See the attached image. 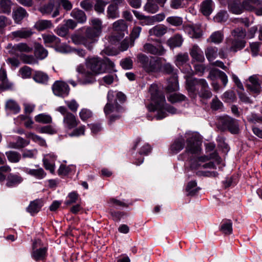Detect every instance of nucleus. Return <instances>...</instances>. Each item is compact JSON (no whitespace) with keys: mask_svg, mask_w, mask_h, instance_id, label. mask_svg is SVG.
<instances>
[{"mask_svg":"<svg viewBox=\"0 0 262 262\" xmlns=\"http://www.w3.org/2000/svg\"><path fill=\"white\" fill-rule=\"evenodd\" d=\"M184 30L191 38H199L202 35V31L199 25H186L184 27Z\"/></svg>","mask_w":262,"mask_h":262,"instance_id":"f3484780","label":"nucleus"},{"mask_svg":"<svg viewBox=\"0 0 262 262\" xmlns=\"http://www.w3.org/2000/svg\"><path fill=\"white\" fill-rule=\"evenodd\" d=\"M71 16L79 23L83 24L86 20V16L85 13L78 9H73L71 12Z\"/></svg>","mask_w":262,"mask_h":262,"instance_id":"ea45409f","label":"nucleus"},{"mask_svg":"<svg viewBox=\"0 0 262 262\" xmlns=\"http://www.w3.org/2000/svg\"><path fill=\"white\" fill-rule=\"evenodd\" d=\"M167 31L166 27L163 25H157L151 28L148 33L150 36H155L157 37H161L164 35Z\"/></svg>","mask_w":262,"mask_h":262,"instance_id":"473e14b6","label":"nucleus"},{"mask_svg":"<svg viewBox=\"0 0 262 262\" xmlns=\"http://www.w3.org/2000/svg\"><path fill=\"white\" fill-rule=\"evenodd\" d=\"M24 171L26 173L30 174V176H33L39 180L42 179L46 176V172L41 168L36 169L26 168L24 169Z\"/></svg>","mask_w":262,"mask_h":262,"instance_id":"72a5a7b5","label":"nucleus"},{"mask_svg":"<svg viewBox=\"0 0 262 262\" xmlns=\"http://www.w3.org/2000/svg\"><path fill=\"white\" fill-rule=\"evenodd\" d=\"M242 2L245 10L254 12L257 7L261 5L259 0H243Z\"/></svg>","mask_w":262,"mask_h":262,"instance_id":"2f4dec72","label":"nucleus"},{"mask_svg":"<svg viewBox=\"0 0 262 262\" xmlns=\"http://www.w3.org/2000/svg\"><path fill=\"white\" fill-rule=\"evenodd\" d=\"M38 154V151L36 149H25L22 151V157L24 158L36 159Z\"/></svg>","mask_w":262,"mask_h":262,"instance_id":"603ef678","label":"nucleus"},{"mask_svg":"<svg viewBox=\"0 0 262 262\" xmlns=\"http://www.w3.org/2000/svg\"><path fill=\"white\" fill-rule=\"evenodd\" d=\"M107 64L111 66L113 64L107 58L102 59L99 57H92L86 59V68L95 74L104 73L106 70Z\"/></svg>","mask_w":262,"mask_h":262,"instance_id":"423d86ee","label":"nucleus"},{"mask_svg":"<svg viewBox=\"0 0 262 262\" xmlns=\"http://www.w3.org/2000/svg\"><path fill=\"white\" fill-rule=\"evenodd\" d=\"M33 34L31 29L22 28L20 30L11 32V36L13 38H27Z\"/></svg>","mask_w":262,"mask_h":262,"instance_id":"a878e982","label":"nucleus"},{"mask_svg":"<svg viewBox=\"0 0 262 262\" xmlns=\"http://www.w3.org/2000/svg\"><path fill=\"white\" fill-rule=\"evenodd\" d=\"M79 123L76 116L71 113H67L63 116V123L64 127L68 129L74 128Z\"/></svg>","mask_w":262,"mask_h":262,"instance_id":"dca6fc26","label":"nucleus"},{"mask_svg":"<svg viewBox=\"0 0 262 262\" xmlns=\"http://www.w3.org/2000/svg\"><path fill=\"white\" fill-rule=\"evenodd\" d=\"M31 69L28 67L25 66L19 70V73L21 77L24 79L29 78L31 76Z\"/></svg>","mask_w":262,"mask_h":262,"instance_id":"774afa93","label":"nucleus"},{"mask_svg":"<svg viewBox=\"0 0 262 262\" xmlns=\"http://www.w3.org/2000/svg\"><path fill=\"white\" fill-rule=\"evenodd\" d=\"M33 79L37 83L45 84L49 79L48 75L41 71H36L33 76Z\"/></svg>","mask_w":262,"mask_h":262,"instance_id":"a18cd8bd","label":"nucleus"},{"mask_svg":"<svg viewBox=\"0 0 262 262\" xmlns=\"http://www.w3.org/2000/svg\"><path fill=\"white\" fill-rule=\"evenodd\" d=\"M56 159V156L54 153H49L44 156L43 162L45 168L49 170L51 173L55 171L54 162Z\"/></svg>","mask_w":262,"mask_h":262,"instance_id":"a211bd4d","label":"nucleus"},{"mask_svg":"<svg viewBox=\"0 0 262 262\" xmlns=\"http://www.w3.org/2000/svg\"><path fill=\"white\" fill-rule=\"evenodd\" d=\"M220 230L224 234H230L232 232V223L231 220H223L220 226Z\"/></svg>","mask_w":262,"mask_h":262,"instance_id":"37998d69","label":"nucleus"},{"mask_svg":"<svg viewBox=\"0 0 262 262\" xmlns=\"http://www.w3.org/2000/svg\"><path fill=\"white\" fill-rule=\"evenodd\" d=\"M26 136L27 138L31 139L33 141L38 143L40 146L46 145V141L43 139L32 133H28L26 134Z\"/></svg>","mask_w":262,"mask_h":262,"instance_id":"864d4df0","label":"nucleus"},{"mask_svg":"<svg viewBox=\"0 0 262 262\" xmlns=\"http://www.w3.org/2000/svg\"><path fill=\"white\" fill-rule=\"evenodd\" d=\"M28 15L26 10L19 7L16 10H13L12 13V17L16 23H19L25 17Z\"/></svg>","mask_w":262,"mask_h":262,"instance_id":"7c9ffc66","label":"nucleus"},{"mask_svg":"<svg viewBox=\"0 0 262 262\" xmlns=\"http://www.w3.org/2000/svg\"><path fill=\"white\" fill-rule=\"evenodd\" d=\"M109 1H103L102 0H96L95 5V10L99 13L104 12L105 6L108 4Z\"/></svg>","mask_w":262,"mask_h":262,"instance_id":"0e129e2a","label":"nucleus"},{"mask_svg":"<svg viewBox=\"0 0 262 262\" xmlns=\"http://www.w3.org/2000/svg\"><path fill=\"white\" fill-rule=\"evenodd\" d=\"M35 53L37 57L42 59L48 55V51L41 45L36 44L35 47Z\"/></svg>","mask_w":262,"mask_h":262,"instance_id":"de8ad7c7","label":"nucleus"},{"mask_svg":"<svg viewBox=\"0 0 262 262\" xmlns=\"http://www.w3.org/2000/svg\"><path fill=\"white\" fill-rule=\"evenodd\" d=\"M167 98L171 103H176L184 100L185 97L179 93H173L167 96Z\"/></svg>","mask_w":262,"mask_h":262,"instance_id":"13d9d810","label":"nucleus"},{"mask_svg":"<svg viewBox=\"0 0 262 262\" xmlns=\"http://www.w3.org/2000/svg\"><path fill=\"white\" fill-rule=\"evenodd\" d=\"M175 58L174 63L183 72L187 73L189 76L192 75L193 71L191 68L189 64H187L189 59L188 53H179L176 56Z\"/></svg>","mask_w":262,"mask_h":262,"instance_id":"6e6552de","label":"nucleus"},{"mask_svg":"<svg viewBox=\"0 0 262 262\" xmlns=\"http://www.w3.org/2000/svg\"><path fill=\"white\" fill-rule=\"evenodd\" d=\"M29 144L30 141L29 140L18 136L16 137V142H8L7 147L9 148L20 149L27 146Z\"/></svg>","mask_w":262,"mask_h":262,"instance_id":"412c9836","label":"nucleus"},{"mask_svg":"<svg viewBox=\"0 0 262 262\" xmlns=\"http://www.w3.org/2000/svg\"><path fill=\"white\" fill-rule=\"evenodd\" d=\"M55 49L56 51L62 53H68L72 52V48L66 44H62L61 45L57 44L55 47Z\"/></svg>","mask_w":262,"mask_h":262,"instance_id":"e2e57ef3","label":"nucleus"},{"mask_svg":"<svg viewBox=\"0 0 262 262\" xmlns=\"http://www.w3.org/2000/svg\"><path fill=\"white\" fill-rule=\"evenodd\" d=\"M42 201L40 200H36L31 202L27 208V211L31 215L37 213L42 206Z\"/></svg>","mask_w":262,"mask_h":262,"instance_id":"c9c22d12","label":"nucleus"},{"mask_svg":"<svg viewBox=\"0 0 262 262\" xmlns=\"http://www.w3.org/2000/svg\"><path fill=\"white\" fill-rule=\"evenodd\" d=\"M190 55L193 60L202 62L205 60L203 52L199 47L194 45L190 51Z\"/></svg>","mask_w":262,"mask_h":262,"instance_id":"5701e85b","label":"nucleus"},{"mask_svg":"<svg viewBox=\"0 0 262 262\" xmlns=\"http://www.w3.org/2000/svg\"><path fill=\"white\" fill-rule=\"evenodd\" d=\"M23 181V178L19 174L10 173L6 178V186L8 187H15Z\"/></svg>","mask_w":262,"mask_h":262,"instance_id":"b1692460","label":"nucleus"},{"mask_svg":"<svg viewBox=\"0 0 262 262\" xmlns=\"http://www.w3.org/2000/svg\"><path fill=\"white\" fill-rule=\"evenodd\" d=\"M223 34L221 31H216L213 33L210 37L211 42L214 43H219L223 39Z\"/></svg>","mask_w":262,"mask_h":262,"instance_id":"bf43d9fd","label":"nucleus"},{"mask_svg":"<svg viewBox=\"0 0 262 262\" xmlns=\"http://www.w3.org/2000/svg\"><path fill=\"white\" fill-rule=\"evenodd\" d=\"M38 132L40 133L48 134L50 135L56 134L57 132L55 128L51 125H47L41 127L38 129Z\"/></svg>","mask_w":262,"mask_h":262,"instance_id":"338daca9","label":"nucleus"},{"mask_svg":"<svg viewBox=\"0 0 262 262\" xmlns=\"http://www.w3.org/2000/svg\"><path fill=\"white\" fill-rule=\"evenodd\" d=\"M144 50L154 55H162L165 53L164 48L160 44L155 46L149 43H145L144 46Z\"/></svg>","mask_w":262,"mask_h":262,"instance_id":"aec40b11","label":"nucleus"},{"mask_svg":"<svg viewBox=\"0 0 262 262\" xmlns=\"http://www.w3.org/2000/svg\"><path fill=\"white\" fill-rule=\"evenodd\" d=\"M11 0H0V13L9 14L11 13Z\"/></svg>","mask_w":262,"mask_h":262,"instance_id":"c03bdc74","label":"nucleus"},{"mask_svg":"<svg viewBox=\"0 0 262 262\" xmlns=\"http://www.w3.org/2000/svg\"><path fill=\"white\" fill-rule=\"evenodd\" d=\"M107 102L104 107L105 116L110 119V122H113L118 119L120 113L122 112L123 108L118 103L123 102L125 99V96L120 92L108 91L107 96Z\"/></svg>","mask_w":262,"mask_h":262,"instance_id":"7ed1b4c3","label":"nucleus"},{"mask_svg":"<svg viewBox=\"0 0 262 262\" xmlns=\"http://www.w3.org/2000/svg\"><path fill=\"white\" fill-rule=\"evenodd\" d=\"M221 122L224 128H227L232 134H237L239 130L237 121L229 117L222 118Z\"/></svg>","mask_w":262,"mask_h":262,"instance_id":"4468645a","label":"nucleus"},{"mask_svg":"<svg viewBox=\"0 0 262 262\" xmlns=\"http://www.w3.org/2000/svg\"><path fill=\"white\" fill-rule=\"evenodd\" d=\"M34 28L39 31L50 29L53 27V24L51 20L40 19L36 22Z\"/></svg>","mask_w":262,"mask_h":262,"instance_id":"a19ab883","label":"nucleus"},{"mask_svg":"<svg viewBox=\"0 0 262 262\" xmlns=\"http://www.w3.org/2000/svg\"><path fill=\"white\" fill-rule=\"evenodd\" d=\"M166 91L168 93L177 91L179 90V84L178 81V76L176 74H174L168 80Z\"/></svg>","mask_w":262,"mask_h":262,"instance_id":"c756f323","label":"nucleus"},{"mask_svg":"<svg viewBox=\"0 0 262 262\" xmlns=\"http://www.w3.org/2000/svg\"><path fill=\"white\" fill-rule=\"evenodd\" d=\"M35 120L38 123L47 124L52 122V117L46 114H40L35 117Z\"/></svg>","mask_w":262,"mask_h":262,"instance_id":"3c124183","label":"nucleus"},{"mask_svg":"<svg viewBox=\"0 0 262 262\" xmlns=\"http://www.w3.org/2000/svg\"><path fill=\"white\" fill-rule=\"evenodd\" d=\"M166 21L173 26L178 27L182 24L183 19L179 16H172L168 17L166 18Z\"/></svg>","mask_w":262,"mask_h":262,"instance_id":"5fc2aeb1","label":"nucleus"},{"mask_svg":"<svg viewBox=\"0 0 262 262\" xmlns=\"http://www.w3.org/2000/svg\"><path fill=\"white\" fill-rule=\"evenodd\" d=\"M246 42L244 39H233L231 41L229 50L231 52H236L243 49L246 45Z\"/></svg>","mask_w":262,"mask_h":262,"instance_id":"58836bf2","label":"nucleus"},{"mask_svg":"<svg viewBox=\"0 0 262 262\" xmlns=\"http://www.w3.org/2000/svg\"><path fill=\"white\" fill-rule=\"evenodd\" d=\"M107 15L109 18L114 19L118 17V8L114 5H110L107 8Z\"/></svg>","mask_w":262,"mask_h":262,"instance_id":"4d7b16f0","label":"nucleus"},{"mask_svg":"<svg viewBox=\"0 0 262 262\" xmlns=\"http://www.w3.org/2000/svg\"><path fill=\"white\" fill-rule=\"evenodd\" d=\"M228 17V14L226 11H221L214 17V20L216 22L221 23L225 21Z\"/></svg>","mask_w":262,"mask_h":262,"instance_id":"052dcab7","label":"nucleus"},{"mask_svg":"<svg viewBox=\"0 0 262 262\" xmlns=\"http://www.w3.org/2000/svg\"><path fill=\"white\" fill-rule=\"evenodd\" d=\"M42 37L44 43L47 47H52V46L57 45L60 42V39L53 34H43Z\"/></svg>","mask_w":262,"mask_h":262,"instance_id":"bb28decb","label":"nucleus"},{"mask_svg":"<svg viewBox=\"0 0 262 262\" xmlns=\"http://www.w3.org/2000/svg\"><path fill=\"white\" fill-rule=\"evenodd\" d=\"M52 90L55 95L65 97L69 94L70 89L68 85L64 82L57 81L53 85Z\"/></svg>","mask_w":262,"mask_h":262,"instance_id":"f8f14e48","label":"nucleus"},{"mask_svg":"<svg viewBox=\"0 0 262 262\" xmlns=\"http://www.w3.org/2000/svg\"><path fill=\"white\" fill-rule=\"evenodd\" d=\"M137 57L139 62L146 72L150 73L160 71L161 58L148 57L143 54H139Z\"/></svg>","mask_w":262,"mask_h":262,"instance_id":"39448f33","label":"nucleus"},{"mask_svg":"<svg viewBox=\"0 0 262 262\" xmlns=\"http://www.w3.org/2000/svg\"><path fill=\"white\" fill-rule=\"evenodd\" d=\"M92 27H88L85 31V35L89 39L96 40L102 32V25L101 20L97 18H93L90 20Z\"/></svg>","mask_w":262,"mask_h":262,"instance_id":"0eeeda50","label":"nucleus"},{"mask_svg":"<svg viewBox=\"0 0 262 262\" xmlns=\"http://www.w3.org/2000/svg\"><path fill=\"white\" fill-rule=\"evenodd\" d=\"M247 87L249 91L254 93H259L262 91V86L257 75H252L249 78Z\"/></svg>","mask_w":262,"mask_h":262,"instance_id":"2eb2a0df","label":"nucleus"},{"mask_svg":"<svg viewBox=\"0 0 262 262\" xmlns=\"http://www.w3.org/2000/svg\"><path fill=\"white\" fill-rule=\"evenodd\" d=\"M47 249L43 246L39 239L35 240L33 244L32 257L36 261L43 260L46 256Z\"/></svg>","mask_w":262,"mask_h":262,"instance_id":"9d476101","label":"nucleus"},{"mask_svg":"<svg viewBox=\"0 0 262 262\" xmlns=\"http://www.w3.org/2000/svg\"><path fill=\"white\" fill-rule=\"evenodd\" d=\"M71 39L74 44H82L89 50H92L93 45L96 42V40L89 39L86 35L85 37H83L77 34H74L72 36Z\"/></svg>","mask_w":262,"mask_h":262,"instance_id":"ddd939ff","label":"nucleus"},{"mask_svg":"<svg viewBox=\"0 0 262 262\" xmlns=\"http://www.w3.org/2000/svg\"><path fill=\"white\" fill-rule=\"evenodd\" d=\"M232 35L234 39H244L246 36V30L242 28H237L231 32Z\"/></svg>","mask_w":262,"mask_h":262,"instance_id":"8fccbe9b","label":"nucleus"},{"mask_svg":"<svg viewBox=\"0 0 262 262\" xmlns=\"http://www.w3.org/2000/svg\"><path fill=\"white\" fill-rule=\"evenodd\" d=\"M183 42L182 36L180 34H176L167 40V43L170 48H174L181 46Z\"/></svg>","mask_w":262,"mask_h":262,"instance_id":"4c0bfd02","label":"nucleus"},{"mask_svg":"<svg viewBox=\"0 0 262 262\" xmlns=\"http://www.w3.org/2000/svg\"><path fill=\"white\" fill-rule=\"evenodd\" d=\"M110 208L120 209L128 206V203L124 200H120L116 198H111L107 202Z\"/></svg>","mask_w":262,"mask_h":262,"instance_id":"e433bc0d","label":"nucleus"},{"mask_svg":"<svg viewBox=\"0 0 262 262\" xmlns=\"http://www.w3.org/2000/svg\"><path fill=\"white\" fill-rule=\"evenodd\" d=\"M8 52L11 55L17 57L21 56V53H29L33 50L32 47H29L26 43H19L14 45L9 43L6 47Z\"/></svg>","mask_w":262,"mask_h":262,"instance_id":"9b49d317","label":"nucleus"},{"mask_svg":"<svg viewBox=\"0 0 262 262\" xmlns=\"http://www.w3.org/2000/svg\"><path fill=\"white\" fill-rule=\"evenodd\" d=\"M228 9L232 13L238 15L243 13L245 8L239 2L232 1L228 4Z\"/></svg>","mask_w":262,"mask_h":262,"instance_id":"393cba45","label":"nucleus"},{"mask_svg":"<svg viewBox=\"0 0 262 262\" xmlns=\"http://www.w3.org/2000/svg\"><path fill=\"white\" fill-rule=\"evenodd\" d=\"M158 9V4L156 0H147V3L144 6V10L148 13H155Z\"/></svg>","mask_w":262,"mask_h":262,"instance_id":"79ce46f5","label":"nucleus"},{"mask_svg":"<svg viewBox=\"0 0 262 262\" xmlns=\"http://www.w3.org/2000/svg\"><path fill=\"white\" fill-rule=\"evenodd\" d=\"M214 4L212 0H205L202 3L201 10L202 13L206 16H209L212 12Z\"/></svg>","mask_w":262,"mask_h":262,"instance_id":"f704fd0d","label":"nucleus"},{"mask_svg":"<svg viewBox=\"0 0 262 262\" xmlns=\"http://www.w3.org/2000/svg\"><path fill=\"white\" fill-rule=\"evenodd\" d=\"M200 188L197 187L196 182L195 181L189 182L186 187V191L188 195H194L198 192Z\"/></svg>","mask_w":262,"mask_h":262,"instance_id":"49530a36","label":"nucleus"},{"mask_svg":"<svg viewBox=\"0 0 262 262\" xmlns=\"http://www.w3.org/2000/svg\"><path fill=\"white\" fill-rule=\"evenodd\" d=\"M8 160L12 163L18 162L21 159V155L15 151H7L5 153Z\"/></svg>","mask_w":262,"mask_h":262,"instance_id":"09e8293b","label":"nucleus"},{"mask_svg":"<svg viewBox=\"0 0 262 262\" xmlns=\"http://www.w3.org/2000/svg\"><path fill=\"white\" fill-rule=\"evenodd\" d=\"M12 84L8 80L6 71L3 68L0 69V89L8 90L12 87Z\"/></svg>","mask_w":262,"mask_h":262,"instance_id":"cd10ccee","label":"nucleus"},{"mask_svg":"<svg viewBox=\"0 0 262 262\" xmlns=\"http://www.w3.org/2000/svg\"><path fill=\"white\" fill-rule=\"evenodd\" d=\"M140 147L139 154L140 156L147 155L151 151V147L148 144L144 143L140 139H137L134 146V148Z\"/></svg>","mask_w":262,"mask_h":262,"instance_id":"4be33fe9","label":"nucleus"},{"mask_svg":"<svg viewBox=\"0 0 262 262\" xmlns=\"http://www.w3.org/2000/svg\"><path fill=\"white\" fill-rule=\"evenodd\" d=\"M201 142L200 137L195 133L187 132L184 136L177 138L170 146V151L176 154L182 150L185 146V151L178 156L179 160L188 162L193 169H199L197 174L200 176L216 177L218 173L212 169H216L215 165L221 162V159L216 152L209 157L204 156L193 158V155L198 154L201 150Z\"/></svg>","mask_w":262,"mask_h":262,"instance_id":"f257e3e1","label":"nucleus"},{"mask_svg":"<svg viewBox=\"0 0 262 262\" xmlns=\"http://www.w3.org/2000/svg\"><path fill=\"white\" fill-rule=\"evenodd\" d=\"M113 30L117 32H119V38H123L124 32L126 31L127 26L123 19H119L113 23Z\"/></svg>","mask_w":262,"mask_h":262,"instance_id":"c85d7f7f","label":"nucleus"},{"mask_svg":"<svg viewBox=\"0 0 262 262\" xmlns=\"http://www.w3.org/2000/svg\"><path fill=\"white\" fill-rule=\"evenodd\" d=\"M205 53L207 59L210 62L213 61L217 57L218 54L221 58L226 57L222 51H220L218 53L216 47H208L205 50Z\"/></svg>","mask_w":262,"mask_h":262,"instance_id":"6ab92c4d","label":"nucleus"},{"mask_svg":"<svg viewBox=\"0 0 262 262\" xmlns=\"http://www.w3.org/2000/svg\"><path fill=\"white\" fill-rule=\"evenodd\" d=\"M75 167L73 165L66 166L65 165L61 164L58 170V174L66 176Z\"/></svg>","mask_w":262,"mask_h":262,"instance_id":"680f3d73","label":"nucleus"},{"mask_svg":"<svg viewBox=\"0 0 262 262\" xmlns=\"http://www.w3.org/2000/svg\"><path fill=\"white\" fill-rule=\"evenodd\" d=\"M149 93L150 95L151 102L147 106L148 117L161 120L165 118L169 114L178 113L176 108L166 104L165 96L156 84H152L150 86Z\"/></svg>","mask_w":262,"mask_h":262,"instance_id":"f03ea898","label":"nucleus"},{"mask_svg":"<svg viewBox=\"0 0 262 262\" xmlns=\"http://www.w3.org/2000/svg\"><path fill=\"white\" fill-rule=\"evenodd\" d=\"M6 108L13 112L15 114L18 113L20 111V107L15 101L12 100H9L7 101Z\"/></svg>","mask_w":262,"mask_h":262,"instance_id":"6e6d98bb","label":"nucleus"},{"mask_svg":"<svg viewBox=\"0 0 262 262\" xmlns=\"http://www.w3.org/2000/svg\"><path fill=\"white\" fill-rule=\"evenodd\" d=\"M186 88L188 92L193 95L200 89L199 92V96L205 99L209 98L212 96V93L208 89V84L204 79H198L187 77L186 78Z\"/></svg>","mask_w":262,"mask_h":262,"instance_id":"20e7f679","label":"nucleus"},{"mask_svg":"<svg viewBox=\"0 0 262 262\" xmlns=\"http://www.w3.org/2000/svg\"><path fill=\"white\" fill-rule=\"evenodd\" d=\"M85 126L81 125L75 128L71 133L69 134L70 137H79L83 135L85 132Z\"/></svg>","mask_w":262,"mask_h":262,"instance_id":"69168bd1","label":"nucleus"},{"mask_svg":"<svg viewBox=\"0 0 262 262\" xmlns=\"http://www.w3.org/2000/svg\"><path fill=\"white\" fill-rule=\"evenodd\" d=\"M58 4V0H49L38 8L39 11L43 15L52 14V17H55L59 14L58 6L55 5Z\"/></svg>","mask_w":262,"mask_h":262,"instance_id":"1a4fd4ad","label":"nucleus"}]
</instances>
